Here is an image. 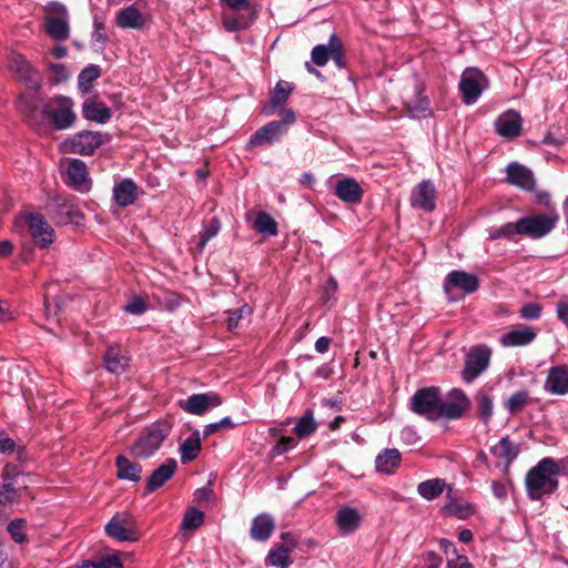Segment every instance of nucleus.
<instances>
[{
	"instance_id": "obj_1",
	"label": "nucleus",
	"mask_w": 568,
	"mask_h": 568,
	"mask_svg": "<svg viewBox=\"0 0 568 568\" xmlns=\"http://www.w3.org/2000/svg\"><path fill=\"white\" fill-rule=\"evenodd\" d=\"M448 398L443 400L436 386L419 388L410 398V409L429 422L462 418L470 407L466 393L460 388H453L448 392Z\"/></svg>"
},
{
	"instance_id": "obj_2",
	"label": "nucleus",
	"mask_w": 568,
	"mask_h": 568,
	"mask_svg": "<svg viewBox=\"0 0 568 568\" xmlns=\"http://www.w3.org/2000/svg\"><path fill=\"white\" fill-rule=\"evenodd\" d=\"M562 468L551 457L541 458L531 467L525 477V487L530 500L538 501L544 496L552 495L559 487Z\"/></svg>"
},
{
	"instance_id": "obj_3",
	"label": "nucleus",
	"mask_w": 568,
	"mask_h": 568,
	"mask_svg": "<svg viewBox=\"0 0 568 568\" xmlns=\"http://www.w3.org/2000/svg\"><path fill=\"white\" fill-rule=\"evenodd\" d=\"M172 426L166 420H158L145 427L132 446V453L139 458L152 456L170 435Z\"/></svg>"
},
{
	"instance_id": "obj_4",
	"label": "nucleus",
	"mask_w": 568,
	"mask_h": 568,
	"mask_svg": "<svg viewBox=\"0 0 568 568\" xmlns=\"http://www.w3.org/2000/svg\"><path fill=\"white\" fill-rule=\"evenodd\" d=\"M558 222L559 213L556 210L529 214L517 220V234L530 240H540L550 234Z\"/></svg>"
},
{
	"instance_id": "obj_5",
	"label": "nucleus",
	"mask_w": 568,
	"mask_h": 568,
	"mask_svg": "<svg viewBox=\"0 0 568 568\" xmlns=\"http://www.w3.org/2000/svg\"><path fill=\"white\" fill-rule=\"evenodd\" d=\"M295 120V112L292 109H286L282 120L271 121L255 131L247 141L246 149L252 150L276 142L287 132L288 125L293 124Z\"/></svg>"
},
{
	"instance_id": "obj_6",
	"label": "nucleus",
	"mask_w": 568,
	"mask_h": 568,
	"mask_svg": "<svg viewBox=\"0 0 568 568\" xmlns=\"http://www.w3.org/2000/svg\"><path fill=\"white\" fill-rule=\"evenodd\" d=\"M49 116L51 123L58 130H67L71 128L75 121L73 111V102L70 98L57 95L49 102L43 104L41 110V119Z\"/></svg>"
},
{
	"instance_id": "obj_7",
	"label": "nucleus",
	"mask_w": 568,
	"mask_h": 568,
	"mask_svg": "<svg viewBox=\"0 0 568 568\" xmlns=\"http://www.w3.org/2000/svg\"><path fill=\"white\" fill-rule=\"evenodd\" d=\"M493 351L485 344L474 345L465 356V365L460 372L462 379L466 384L477 379L490 364Z\"/></svg>"
},
{
	"instance_id": "obj_8",
	"label": "nucleus",
	"mask_w": 568,
	"mask_h": 568,
	"mask_svg": "<svg viewBox=\"0 0 568 568\" xmlns=\"http://www.w3.org/2000/svg\"><path fill=\"white\" fill-rule=\"evenodd\" d=\"M488 85V79L481 70L475 67L466 68L458 84L464 103L474 104Z\"/></svg>"
},
{
	"instance_id": "obj_9",
	"label": "nucleus",
	"mask_w": 568,
	"mask_h": 568,
	"mask_svg": "<svg viewBox=\"0 0 568 568\" xmlns=\"http://www.w3.org/2000/svg\"><path fill=\"white\" fill-rule=\"evenodd\" d=\"M105 534L118 541L134 542L140 539L136 521L128 511L114 514L105 525Z\"/></svg>"
},
{
	"instance_id": "obj_10",
	"label": "nucleus",
	"mask_w": 568,
	"mask_h": 568,
	"mask_svg": "<svg viewBox=\"0 0 568 568\" xmlns=\"http://www.w3.org/2000/svg\"><path fill=\"white\" fill-rule=\"evenodd\" d=\"M23 219L32 240L38 247L47 248L53 243L55 237L54 230L41 214L27 213Z\"/></svg>"
},
{
	"instance_id": "obj_11",
	"label": "nucleus",
	"mask_w": 568,
	"mask_h": 568,
	"mask_svg": "<svg viewBox=\"0 0 568 568\" xmlns=\"http://www.w3.org/2000/svg\"><path fill=\"white\" fill-rule=\"evenodd\" d=\"M443 287L448 300L454 301L456 300L452 295L454 288L460 290L464 294H473L479 287V280L475 274L455 270L446 275Z\"/></svg>"
},
{
	"instance_id": "obj_12",
	"label": "nucleus",
	"mask_w": 568,
	"mask_h": 568,
	"mask_svg": "<svg viewBox=\"0 0 568 568\" xmlns=\"http://www.w3.org/2000/svg\"><path fill=\"white\" fill-rule=\"evenodd\" d=\"M9 68L29 89L38 91L41 88L40 73L24 55L12 52L9 58Z\"/></svg>"
},
{
	"instance_id": "obj_13",
	"label": "nucleus",
	"mask_w": 568,
	"mask_h": 568,
	"mask_svg": "<svg viewBox=\"0 0 568 568\" xmlns=\"http://www.w3.org/2000/svg\"><path fill=\"white\" fill-rule=\"evenodd\" d=\"M109 134L93 131H81L69 140L70 152L80 155H91L104 142H109Z\"/></svg>"
},
{
	"instance_id": "obj_14",
	"label": "nucleus",
	"mask_w": 568,
	"mask_h": 568,
	"mask_svg": "<svg viewBox=\"0 0 568 568\" xmlns=\"http://www.w3.org/2000/svg\"><path fill=\"white\" fill-rule=\"evenodd\" d=\"M223 400L220 394L215 392L193 394L186 399L179 400L178 405L184 412L192 415H203L207 410L219 407Z\"/></svg>"
},
{
	"instance_id": "obj_15",
	"label": "nucleus",
	"mask_w": 568,
	"mask_h": 568,
	"mask_svg": "<svg viewBox=\"0 0 568 568\" xmlns=\"http://www.w3.org/2000/svg\"><path fill=\"white\" fill-rule=\"evenodd\" d=\"M50 212L55 223L61 225H79L83 219L73 199H57L50 205Z\"/></svg>"
},
{
	"instance_id": "obj_16",
	"label": "nucleus",
	"mask_w": 568,
	"mask_h": 568,
	"mask_svg": "<svg viewBox=\"0 0 568 568\" xmlns=\"http://www.w3.org/2000/svg\"><path fill=\"white\" fill-rule=\"evenodd\" d=\"M506 181L527 192L534 191L536 186L532 171L518 162H511L506 166Z\"/></svg>"
},
{
	"instance_id": "obj_17",
	"label": "nucleus",
	"mask_w": 568,
	"mask_h": 568,
	"mask_svg": "<svg viewBox=\"0 0 568 568\" xmlns=\"http://www.w3.org/2000/svg\"><path fill=\"white\" fill-rule=\"evenodd\" d=\"M282 539L286 540L287 545L274 546L266 557V566L287 568L292 564V560L290 559V554L296 547L297 544L292 538L290 532L282 534Z\"/></svg>"
},
{
	"instance_id": "obj_18",
	"label": "nucleus",
	"mask_w": 568,
	"mask_h": 568,
	"mask_svg": "<svg viewBox=\"0 0 568 568\" xmlns=\"http://www.w3.org/2000/svg\"><path fill=\"white\" fill-rule=\"evenodd\" d=\"M544 389L552 395L568 394V365H558L549 368Z\"/></svg>"
},
{
	"instance_id": "obj_19",
	"label": "nucleus",
	"mask_w": 568,
	"mask_h": 568,
	"mask_svg": "<svg viewBox=\"0 0 568 568\" xmlns=\"http://www.w3.org/2000/svg\"><path fill=\"white\" fill-rule=\"evenodd\" d=\"M436 189L429 180L422 181L412 193L410 203L425 212L435 210Z\"/></svg>"
},
{
	"instance_id": "obj_20",
	"label": "nucleus",
	"mask_w": 568,
	"mask_h": 568,
	"mask_svg": "<svg viewBox=\"0 0 568 568\" xmlns=\"http://www.w3.org/2000/svg\"><path fill=\"white\" fill-rule=\"evenodd\" d=\"M523 119L520 114L514 110H509L499 115L495 121L496 132L505 139H514L520 135Z\"/></svg>"
},
{
	"instance_id": "obj_21",
	"label": "nucleus",
	"mask_w": 568,
	"mask_h": 568,
	"mask_svg": "<svg viewBox=\"0 0 568 568\" xmlns=\"http://www.w3.org/2000/svg\"><path fill=\"white\" fill-rule=\"evenodd\" d=\"M363 520V516L357 509L344 506L339 508L335 515V524L343 536L355 532Z\"/></svg>"
},
{
	"instance_id": "obj_22",
	"label": "nucleus",
	"mask_w": 568,
	"mask_h": 568,
	"mask_svg": "<svg viewBox=\"0 0 568 568\" xmlns=\"http://www.w3.org/2000/svg\"><path fill=\"white\" fill-rule=\"evenodd\" d=\"M67 184L74 190L84 192L90 189L87 165L82 160L73 159L67 169Z\"/></svg>"
},
{
	"instance_id": "obj_23",
	"label": "nucleus",
	"mask_w": 568,
	"mask_h": 568,
	"mask_svg": "<svg viewBox=\"0 0 568 568\" xmlns=\"http://www.w3.org/2000/svg\"><path fill=\"white\" fill-rule=\"evenodd\" d=\"M334 194L345 203L357 204L362 201L364 190L355 179L344 178L336 183Z\"/></svg>"
},
{
	"instance_id": "obj_24",
	"label": "nucleus",
	"mask_w": 568,
	"mask_h": 568,
	"mask_svg": "<svg viewBox=\"0 0 568 568\" xmlns=\"http://www.w3.org/2000/svg\"><path fill=\"white\" fill-rule=\"evenodd\" d=\"M178 469V463L174 458H168L165 463L155 468L146 481V493H152L162 487Z\"/></svg>"
},
{
	"instance_id": "obj_25",
	"label": "nucleus",
	"mask_w": 568,
	"mask_h": 568,
	"mask_svg": "<svg viewBox=\"0 0 568 568\" xmlns=\"http://www.w3.org/2000/svg\"><path fill=\"white\" fill-rule=\"evenodd\" d=\"M537 333L528 326L516 327L499 337V343L505 347H518L529 345L535 341Z\"/></svg>"
},
{
	"instance_id": "obj_26",
	"label": "nucleus",
	"mask_w": 568,
	"mask_h": 568,
	"mask_svg": "<svg viewBox=\"0 0 568 568\" xmlns=\"http://www.w3.org/2000/svg\"><path fill=\"white\" fill-rule=\"evenodd\" d=\"M139 194V187L132 179H124L114 184L112 195L114 202L122 207L132 205Z\"/></svg>"
},
{
	"instance_id": "obj_27",
	"label": "nucleus",
	"mask_w": 568,
	"mask_h": 568,
	"mask_svg": "<svg viewBox=\"0 0 568 568\" xmlns=\"http://www.w3.org/2000/svg\"><path fill=\"white\" fill-rule=\"evenodd\" d=\"M45 103L39 95L26 93L20 95L18 109L26 115L28 122L34 125L40 121L39 115L41 116V110Z\"/></svg>"
},
{
	"instance_id": "obj_28",
	"label": "nucleus",
	"mask_w": 568,
	"mask_h": 568,
	"mask_svg": "<svg viewBox=\"0 0 568 568\" xmlns=\"http://www.w3.org/2000/svg\"><path fill=\"white\" fill-rule=\"evenodd\" d=\"M115 23L122 29L139 30L145 24V17L135 6L131 4L118 12Z\"/></svg>"
},
{
	"instance_id": "obj_29",
	"label": "nucleus",
	"mask_w": 568,
	"mask_h": 568,
	"mask_svg": "<svg viewBox=\"0 0 568 568\" xmlns=\"http://www.w3.org/2000/svg\"><path fill=\"white\" fill-rule=\"evenodd\" d=\"M103 359L105 368L115 375L124 373L129 366L126 352L119 346H110L106 349Z\"/></svg>"
},
{
	"instance_id": "obj_30",
	"label": "nucleus",
	"mask_w": 568,
	"mask_h": 568,
	"mask_svg": "<svg viewBox=\"0 0 568 568\" xmlns=\"http://www.w3.org/2000/svg\"><path fill=\"white\" fill-rule=\"evenodd\" d=\"M490 453L498 459L505 463L507 469L509 465L517 458L520 453V446L513 443L508 436L500 438V440L490 448Z\"/></svg>"
},
{
	"instance_id": "obj_31",
	"label": "nucleus",
	"mask_w": 568,
	"mask_h": 568,
	"mask_svg": "<svg viewBox=\"0 0 568 568\" xmlns=\"http://www.w3.org/2000/svg\"><path fill=\"white\" fill-rule=\"evenodd\" d=\"M275 528L274 519L268 514H260L251 525L250 535L254 540L266 541Z\"/></svg>"
},
{
	"instance_id": "obj_32",
	"label": "nucleus",
	"mask_w": 568,
	"mask_h": 568,
	"mask_svg": "<svg viewBox=\"0 0 568 568\" xmlns=\"http://www.w3.org/2000/svg\"><path fill=\"white\" fill-rule=\"evenodd\" d=\"M116 476L122 480L140 481L142 475V466L139 463L130 460L123 455L115 458Z\"/></svg>"
},
{
	"instance_id": "obj_33",
	"label": "nucleus",
	"mask_w": 568,
	"mask_h": 568,
	"mask_svg": "<svg viewBox=\"0 0 568 568\" xmlns=\"http://www.w3.org/2000/svg\"><path fill=\"white\" fill-rule=\"evenodd\" d=\"M534 403V397L527 389L514 392L505 402V409L513 416L519 415L526 407Z\"/></svg>"
},
{
	"instance_id": "obj_34",
	"label": "nucleus",
	"mask_w": 568,
	"mask_h": 568,
	"mask_svg": "<svg viewBox=\"0 0 568 568\" xmlns=\"http://www.w3.org/2000/svg\"><path fill=\"white\" fill-rule=\"evenodd\" d=\"M82 115L87 120L105 123L111 119V110L102 102L87 100L82 105Z\"/></svg>"
},
{
	"instance_id": "obj_35",
	"label": "nucleus",
	"mask_w": 568,
	"mask_h": 568,
	"mask_svg": "<svg viewBox=\"0 0 568 568\" xmlns=\"http://www.w3.org/2000/svg\"><path fill=\"white\" fill-rule=\"evenodd\" d=\"M475 402L479 419L488 425L494 415V396L487 389H479L475 395Z\"/></svg>"
},
{
	"instance_id": "obj_36",
	"label": "nucleus",
	"mask_w": 568,
	"mask_h": 568,
	"mask_svg": "<svg viewBox=\"0 0 568 568\" xmlns=\"http://www.w3.org/2000/svg\"><path fill=\"white\" fill-rule=\"evenodd\" d=\"M293 89L290 82L278 81L271 91L268 108L264 110V113L271 114L273 110L284 105Z\"/></svg>"
},
{
	"instance_id": "obj_37",
	"label": "nucleus",
	"mask_w": 568,
	"mask_h": 568,
	"mask_svg": "<svg viewBox=\"0 0 568 568\" xmlns=\"http://www.w3.org/2000/svg\"><path fill=\"white\" fill-rule=\"evenodd\" d=\"M399 450L396 448H388L377 455L375 459V467L379 473L390 474L395 468L399 466Z\"/></svg>"
},
{
	"instance_id": "obj_38",
	"label": "nucleus",
	"mask_w": 568,
	"mask_h": 568,
	"mask_svg": "<svg viewBox=\"0 0 568 568\" xmlns=\"http://www.w3.org/2000/svg\"><path fill=\"white\" fill-rule=\"evenodd\" d=\"M445 485H446V483L444 479H440V478L428 479V480L422 481L417 486V491L423 498H425L427 500H434L443 494Z\"/></svg>"
},
{
	"instance_id": "obj_39",
	"label": "nucleus",
	"mask_w": 568,
	"mask_h": 568,
	"mask_svg": "<svg viewBox=\"0 0 568 568\" xmlns=\"http://www.w3.org/2000/svg\"><path fill=\"white\" fill-rule=\"evenodd\" d=\"M45 31L52 39L65 40L69 38L70 28L67 20L51 17L45 21Z\"/></svg>"
},
{
	"instance_id": "obj_40",
	"label": "nucleus",
	"mask_w": 568,
	"mask_h": 568,
	"mask_svg": "<svg viewBox=\"0 0 568 568\" xmlns=\"http://www.w3.org/2000/svg\"><path fill=\"white\" fill-rule=\"evenodd\" d=\"M201 450V439L199 436V432L195 430L193 435L186 438L181 447V462L186 464L189 462L194 460L197 457L199 452Z\"/></svg>"
},
{
	"instance_id": "obj_41",
	"label": "nucleus",
	"mask_w": 568,
	"mask_h": 568,
	"mask_svg": "<svg viewBox=\"0 0 568 568\" xmlns=\"http://www.w3.org/2000/svg\"><path fill=\"white\" fill-rule=\"evenodd\" d=\"M101 75V69L97 64H89L78 75V88L82 93H89L91 84Z\"/></svg>"
},
{
	"instance_id": "obj_42",
	"label": "nucleus",
	"mask_w": 568,
	"mask_h": 568,
	"mask_svg": "<svg viewBox=\"0 0 568 568\" xmlns=\"http://www.w3.org/2000/svg\"><path fill=\"white\" fill-rule=\"evenodd\" d=\"M253 226L258 233L265 236H275L277 234V223L266 212L257 213Z\"/></svg>"
},
{
	"instance_id": "obj_43",
	"label": "nucleus",
	"mask_w": 568,
	"mask_h": 568,
	"mask_svg": "<svg viewBox=\"0 0 568 568\" xmlns=\"http://www.w3.org/2000/svg\"><path fill=\"white\" fill-rule=\"evenodd\" d=\"M204 523V513L197 508H189L182 519L181 529L185 531H194Z\"/></svg>"
},
{
	"instance_id": "obj_44",
	"label": "nucleus",
	"mask_w": 568,
	"mask_h": 568,
	"mask_svg": "<svg viewBox=\"0 0 568 568\" xmlns=\"http://www.w3.org/2000/svg\"><path fill=\"white\" fill-rule=\"evenodd\" d=\"M317 428V425L314 420L313 413L307 410L296 423L294 427V433L300 438H305L313 434Z\"/></svg>"
},
{
	"instance_id": "obj_45",
	"label": "nucleus",
	"mask_w": 568,
	"mask_h": 568,
	"mask_svg": "<svg viewBox=\"0 0 568 568\" xmlns=\"http://www.w3.org/2000/svg\"><path fill=\"white\" fill-rule=\"evenodd\" d=\"M445 511L458 519H467L475 513V508L469 503L460 504L452 499L446 504Z\"/></svg>"
},
{
	"instance_id": "obj_46",
	"label": "nucleus",
	"mask_w": 568,
	"mask_h": 568,
	"mask_svg": "<svg viewBox=\"0 0 568 568\" xmlns=\"http://www.w3.org/2000/svg\"><path fill=\"white\" fill-rule=\"evenodd\" d=\"M517 221L516 222H509L506 224H503L500 226H494L488 230V235L490 240H499L503 237L511 239L514 235L517 234Z\"/></svg>"
},
{
	"instance_id": "obj_47",
	"label": "nucleus",
	"mask_w": 568,
	"mask_h": 568,
	"mask_svg": "<svg viewBox=\"0 0 568 568\" xmlns=\"http://www.w3.org/2000/svg\"><path fill=\"white\" fill-rule=\"evenodd\" d=\"M27 521L21 518L13 519L8 525V532L17 544H22L27 540L26 534Z\"/></svg>"
},
{
	"instance_id": "obj_48",
	"label": "nucleus",
	"mask_w": 568,
	"mask_h": 568,
	"mask_svg": "<svg viewBox=\"0 0 568 568\" xmlns=\"http://www.w3.org/2000/svg\"><path fill=\"white\" fill-rule=\"evenodd\" d=\"M332 55V44L331 39L328 40V44H317L312 49L311 57L314 64L317 67H323L327 63L328 59Z\"/></svg>"
},
{
	"instance_id": "obj_49",
	"label": "nucleus",
	"mask_w": 568,
	"mask_h": 568,
	"mask_svg": "<svg viewBox=\"0 0 568 568\" xmlns=\"http://www.w3.org/2000/svg\"><path fill=\"white\" fill-rule=\"evenodd\" d=\"M221 229V224L217 219H212L206 225H204L201 234H200V242H199V250H203L206 243L217 235L219 231Z\"/></svg>"
},
{
	"instance_id": "obj_50",
	"label": "nucleus",
	"mask_w": 568,
	"mask_h": 568,
	"mask_svg": "<svg viewBox=\"0 0 568 568\" xmlns=\"http://www.w3.org/2000/svg\"><path fill=\"white\" fill-rule=\"evenodd\" d=\"M252 307L247 304L242 305L240 308L235 311L227 312L226 326L229 331H233L239 326L240 321L251 315Z\"/></svg>"
},
{
	"instance_id": "obj_51",
	"label": "nucleus",
	"mask_w": 568,
	"mask_h": 568,
	"mask_svg": "<svg viewBox=\"0 0 568 568\" xmlns=\"http://www.w3.org/2000/svg\"><path fill=\"white\" fill-rule=\"evenodd\" d=\"M331 44H332V55L334 63L337 68L344 69L345 68V60H344V49L343 43L336 36V33L331 34Z\"/></svg>"
},
{
	"instance_id": "obj_52",
	"label": "nucleus",
	"mask_w": 568,
	"mask_h": 568,
	"mask_svg": "<svg viewBox=\"0 0 568 568\" xmlns=\"http://www.w3.org/2000/svg\"><path fill=\"white\" fill-rule=\"evenodd\" d=\"M408 112L412 118H426L430 115L429 101L426 98H420L414 105H408Z\"/></svg>"
},
{
	"instance_id": "obj_53",
	"label": "nucleus",
	"mask_w": 568,
	"mask_h": 568,
	"mask_svg": "<svg viewBox=\"0 0 568 568\" xmlns=\"http://www.w3.org/2000/svg\"><path fill=\"white\" fill-rule=\"evenodd\" d=\"M542 307L537 303H526L519 310V315L524 320L534 321L541 316Z\"/></svg>"
},
{
	"instance_id": "obj_54",
	"label": "nucleus",
	"mask_w": 568,
	"mask_h": 568,
	"mask_svg": "<svg viewBox=\"0 0 568 568\" xmlns=\"http://www.w3.org/2000/svg\"><path fill=\"white\" fill-rule=\"evenodd\" d=\"M94 31L92 33V41L93 43H98L101 49L105 47L108 37L104 32V23L99 20H94Z\"/></svg>"
},
{
	"instance_id": "obj_55",
	"label": "nucleus",
	"mask_w": 568,
	"mask_h": 568,
	"mask_svg": "<svg viewBox=\"0 0 568 568\" xmlns=\"http://www.w3.org/2000/svg\"><path fill=\"white\" fill-rule=\"evenodd\" d=\"M124 310L133 315L142 314L146 311V303L140 296H134L124 307Z\"/></svg>"
},
{
	"instance_id": "obj_56",
	"label": "nucleus",
	"mask_w": 568,
	"mask_h": 568,
	"mask_svg": "<svg viewBox=\"0 0 568 568\" xmlns=\"http://www.w3.org/2000/svg\"><path fill=\"white\" fill-rule=\"evenodd\" d=\"M295 445V440L292 437L283 436L277 444L272 448L273 455H283L288 452Z\"/></svg>"
},
{
	"instance_id": "obj_57",
	"label": "nucleus",
	"mask_w": 568,
	"mask_h": 568,
	"mask_svg": "<svg viewBox=\"0 0 568 568\" xmlns=\"http://www.w3.org/2000/svg\"><path fill=\"white\" fill-rule=\"evenodd\" d=\"M424 568H440L443 559L434 551H427L423 556Z\"/></svg>"
},
{
	"instance_id": "obj_58",
	"label": "nucleus",
	"mask_w": 568,
	"mask_h": 568,
	"mask_svg": "<svg viewBox=\"0 0 568 568\" xmlns=\"http://www.w3.org/2000/svg\"><path fill=\"white\" fill-rule=\"evenodd\" d=\"M50 69L53 73L54 83H60L69 79V72L63 64H51Z\"/></svg>"
},
{
	"instance_id": "obj_59",
	"label": "nucleus",
	"mask_w": 568,
	"mask_h": 568,
	"mask_svg": "<svg viewBox=\"0 0 568 568\" xmlns=\"http://www.w3.org/2000/svg\"><path fill=\"white\" fill-rule=\"evenodd\" d=\"M14 447V440L8 437L3 432H0V453L11 454Z\"/></svg>"
},
{
	"instance_id": "obj_60",
	"label": "nucleus",
	"mask_w": 568,
	"mask_h": 568,
	"mask_svg": "<svg viewBox=\"0 0 568 568\" xmlns=\"http://www.w3.org/2000/svg\"><path fill=\"white\" fill-rule=\"evenodd\" d=\"M100 568H123V565L116 556H105L99 561Z\"/></svg>"
},
{
	"instance_id": "obj_61",
	"label": "nucleus",
	"mask_w": 568,
	"mask_h": 568,
	"mask_svg": "<svg viewBox=\"0 0 568 568\" xmlns=\"http://www.w3.org/2000/svg\"><path fill=\"white\" fill-rule=\"evenodd\" d=\"M59 302H58V298H48L45 297L44 300V312H45V315L48 318H50L51 316H55L58 314V310H59Z\"/></svg>"
},
{
	"instance_id": "obj_62",
	"label": "nucleus",
	"mask_w": 568,
	"mask_h": 568,
	"mask_svg": "<svg viewBox=\"0 0 568 568\" xmlns=\"http://www.w3.org/2000/svg\"><path fill=\"white\" fill-rule=\"evenodd\" d=\"M14 318V313L6 301H0V322H6Z\"/></svg>"
},
{
	"instance_id": "obj_63",
	"label": "nucleus",
	"mask_w": 568,
	"mask_h": 568,
	"mask_svg": "<svg viewBox=\"0 0 568 568\" xmlns=\"http://www.w3.org/2000/svg\"><path fill=\"white\" fill-rule=\"evenodd\" d=\"M224 28L227 30V31H239L241 29H244L245 28V23H243L241 20L236 19V18H225L224 19Z\"/></svg>"
},
{
	"instance_id": "obj_64",
	"label": "nucleus",
	"mask_w": 568,
	"mask_h": 568,
	"mask_svg": "<svg viewBox=\"0 0 568 568\" xmlns=\"http://www.w3.org/2000/svg\"><path fill=\"white\" fill-rule=\"evenodd\" d=\"M557 317L568 325V302L559 301L556 307Z\"/></svg>"
}]
</instances>
